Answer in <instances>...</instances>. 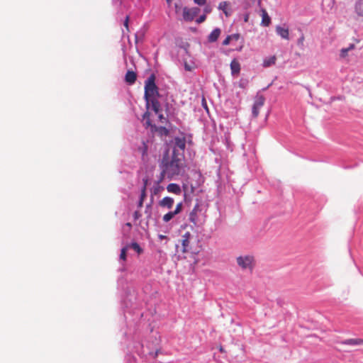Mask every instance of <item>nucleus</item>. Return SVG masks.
Returning <instances> with one entry per match:
<instances>
[{"mask_svg": "<svg viewBox=\"0 0 363 363\" xmlns=\"http://www.w3.org/2000/svg\"><path fill=\"white\" fill-rule=\"evenodd\" d=\"M160 167L162 169L161 180H163L165 177L172 179L174 177L181 174L184 172V166L182 160L175 154L174 150L171 158L169 157L167 154L163 156Z\"/></svg>", "mask_w": 363, "mask_h": 363, "instance_id": "1", "label": "nucleus"}, {"mask_svg": "<svg viewBox=\"0 0 363 363\" xmlns=\"http://www.w3.org/2000/svg\"><path fill=\"white\" fill-rule=\"evenodd\" d=\"M159 96L158 87L155 84V76L152 74L145 82V99L147 106L150 105L157 114L160 109V104L157 100Z\"/></svg>", "mask_w": 363, "mask_h": 363, "instance_id": "2", "label": "nucleus"}, {"mask_svg": "<svg viewBox=\"0 0 363 363\" xmlns=\"http://www.w3.org/2000/svg\"><path fill=\"white\" fill-rule=\"evenodd\" d=\"M238 265L243 270H252L255 265V259L253 256L245 255L239 256L236 258Z\"/></svg>", "mask_w": 363, "mask_h": 363, "instance_id": "3", "label": "nucleus"}, {"mask_svg": "<svg viewBox=\"0 0 363 363\" xmlns=\"http://www.w3.org/2000/svg\"><path fill=\"white\" fill-rule=\"evenodd\" d=\"M192 238V235L190 232L185 233L179 240L181 242L180 251L182 253L185 254L188 252H194L193 250V247L191 245V240Z\"/></svg>", "mask_w": 363, "mask_h": 363, "instance_id": "4", "label": "nucleus"}, {"mask_svg": "<svg viewBox=\"0 0 363 363\" xmlns=\"http://www.w3.org/2000/svg\"><path fill=\"white\" fill-rule=\"evenodd\" d=\"M265 99L262 95H258L255 97V102L252 106V113L253 117L257 118L259 116V110L264 104Z\"/></svg>", "mask_w": 363, "mask_h": 363, "instance_id": "5", "label": "nucleus"}, {"mask_svg": "<svg viewBox=\"0 0 363 363\" xmlns=\"http://www.w3.org/2000/svg\"><path fill=\"white\" fill-rule=\"evenodd\" d=\"M200 9L197 7L191 9L184 8L183 10V18L186 21H191L198 15Z\"/></svg>", "mask_w": 363, "mask_h": 363, "instance_id": "6", "label": "nucleus"}, {"mask_svg": "<svg viewBox=\"0 0 363 363\" xmlns=\"http://www.w3.org/2000/svg\"><path fill=\"white\" fill-rule=\"evenodd\" d=\"M340 344L345 345H352V346L360 345H363V339H362V338L346 339V340H342L340 342Z\"/></svg>", "mask_w": 363, "mask_h": 363, "instance_id": "7", "label": "nucleus"}, {"mask_svg": "<svg viewBox=\"0 0 363 363\" xmlns=\"http://www.w3.org/2000/svg\"><path fill=\"white\" fill-rule=\"evenodd\" d=\"M199 210V203H196L192 211L189 213V220L191 223H192L194 225L197 224V213Z\"/></svg>", "mask_w": 363, "mask_h": 363, "instance_id": "8", "label": "nucleus"}, {"mask_svg": "<svg viewBox=\"0 0 363 363\" xmlns=\"http://www.w3.org/2000/svg\"><path fill=\"white\" fill-rule=\"evenodd\" d=\"M138 150L141 154L142 160L143 162H147L148 160V158H147L148 147H147V144L145 142H143L141 146H140L138 147Z\"/></svg>", "mask_w": 363, "mask_h": 363, "instance_id": "9", "label": "nucleus"}, {"mask_svg": "<svg viewBox=\"0 0 363 363\" xmlns=\"http://www.w3.org/2000/svg\"><path fill=\"white\" fill-rule=\"evenodd\" d=\"M174 202V201L172 198L166 196L160 201L159 204L161 207H166L170 209L172 208Z\"/></svg>", "mask_w": 363, "mask_h": 363, "instance_id": "10", "label": "nucleus"}, {"mask_svg": "<svg viewBox=\"0 0 363 363\" xmlns=\"http://www.w3.org/2000/svg\"><path fill=\"white\" fill-rule=\"evenodd\" d=\"M218 9L221 10L226 16H229L231 14V8L230 3L228 1H222L219 4Z\"/></svg>", "mask_w": 363, "mask_h": 363, "instance_id": "11", "label": "nucleus"}, {"mask_svg": "<svg viewBox=\"0 0 363 363\" xmlns=\"http://www.w3.org/2000/svg\"><path fill=\"white\" fill-rule=\"evenodd\" d=\"M230 69L233 75H238L240 72V65L236 59H233L230 62Z\"/></svg>", "mask_w": 363, "mask_h": 363, "instance_id": "12", "label": "nucleus"}, {"mask_svg": "<svg viewBox=\"0 0 363 363\" xmlns=\"http://www.w3.org/2000/svg\"><path fill=\"white\" fill-rule=\"evenodd\" d=\"M137 79V74L133 71L128 70L125 76V82L129 84H133L135 82Z\"/></svg>", "mask_w": 363, "mask_h": 363, "instance_id": "13", "label": "nucleus"}, {"mask_svg": "<svg viewBox=\"0 0 363 363\" xmlns=\"http://www.w3.org/2000/svg\"><path fill=\"white\" fill-rule=\"evenodd\" d=\"M186 147V140L184 138H176L174 140V147L173 151L175 150L177 151V148L180 150H184Z\"/></svg>", "mask_w": 363, "mask_h": 363, "instance_id": "14", "label": "nucleus"}, {"mask_svg": "<svg viewBox=\"0 0 363 363\" xmlns=\"http://www.w3.org/2000/svg\"><path fill=\"white\" fill-rule=\"evenodd\" d=\"M162 181L163 180H161V177H160V179H158V181H157V182L154 185V186L151 189V196L152 197H153V196L157 195L164 189V188L160 185V184Z\"/></svg>", "mask_w": 363, "mask_h": 363, "instance_id": "15", "label": "nucleus"}, {"mask_svg": "<svg viewBox=\"0 0 363 363\" xmlns=\"http://www.w3.org/2000/svg\"><path fill=\"white\" fill-rule=\"evenodd\" d=\"M262 21L261 25L263 26H269L271 23V18L269 16L267 11L264 9L261 10Z\"/></svg>", "mask_w": 363, "mask_h": 363, "instance_id": "16", "label": "nucleus"}, {"mask_svg": "<svg viewBox=\"0 0 363 363\" xmlns=\"http://www.w3.org/2000/svg\"><path fill=\"white\" fill-rule=\"evenodd\" d=\"M167 190L169 193H173L179 195L182 193L180 186L177 184L171 183L167 185Z\"/></svg>", "mask_w": 363, "mask_h": 363, "instance_id": "17", "label": "nucleus"}, {"mask_svg": "<svg viewBox=\"0 0 363 363\" xmlns=\"http://www.w3.org/2000/svg\"><path fill=\"white\" fill-rule=\"evenodd\" d=\"M221 30L220 28H215L208 35V40L210 43L216 42L220 35Z\"/></svg>", "mask_w": 363, "mask_h": 363, "instance_id": "18", "label": "nucleus"}, {"mask_svg": "<svg viewBox=\"0 0 363 363\" xmlns=\"http://www.w3.org/2000/svg\"><path fill=\"white\" fill-rule=\"evenodd\" d=\"M354 11L358 16L363 17V0H357L356 1Z\"/></svg>", "mask_w": 363, "mask_h": 363, "instance_id": "19", "label": "nucleus"}, {"mask_svg": "<svg viewBox=\"0 0 363 363\" xmlns=\"http://www.w3.org/2000/svg\"><path fill=\"white\" fill-rule=\"evenodd\" d=\"M277 32L283 38L287 39L289 37V30L286 28H282L281 26H277Z\"/></svg>", "mask_w": 363, "mask_h": 363, "instance_id": "20", "label": "nucleus"}, {"mask_svg": "<svg viewBox=\"0 0 363 363\" xmlns=\"http://www.w3.org/2000/svg\"><path fill=\"white\" fill-rule=\"evenodd\" d=\"M276 60L277 59L275 56H272L267 59H265L263 62V66L264 67H270L271 65L275 64Z\"/></svg>", "mask_w": 363, "mask_h": 363, "instance_id": "21", "label": "nucleus"}, {"mask_svg": "<svg viewBox=\"0 0 363 363\" xmlns=\"http://www.w3.org/2000/svg\"><path fill=\"white\" fill-rule=\"evenodd\" d=\"M176 215H177L174 211H169L163 216L162 220L164 222L167 223L171 220Z\"/></svg>", "mask_w": 363, "mask_h": 363, "instance_id": "22", "label": "nucleus"}, {"mask_svg": "<svg viewBox=\"0 0 363 363\" xmlns=\"http://www.w3.org/2000/svg\"><path fill=\"white\" fill-rule=\"evenodd\" d=\"M129 247L137 252L139 255L143 252V250L137 242H133L130 245H128Z\"/></svg>", "mask_w": 363, "mask_h": 363, "instance_id": "23", "label": "nucleus"}, {"mask_svg": "<svg viewBox=\"0 0 363 363\" xmlns=\"http://www.w3.org/2000/svg\"><path fill=\"white\" fill-rule=\"evenodd\" d=\"M128 248H129V246L126 245L125 247H124L121 249V255H120L121 259H122L123 261L126 260V252H127V250Z\"/></svg>", "mask_w": 363, "mask_h": 363, "instance_id": "24", "label": "nucleus"}, {"mask_svg": "<svg viewBox=\"0 0 363 363\" xmlns=\"http://www.w3.org/2000/svg\"><path fill=\"white\" fill-rule=\"evenodd\" d=\"M348 52V50H347L345 48H342L340 52V57L341 58L346 57L347 56Z\"/></svg>", "mask_w": 363, "mask_h": 363, "instance_id": "25", "label": "nucleus"}, {"mask_svg": "<svg viewBox=\"0 0 363 363\" xmlns=\"http://www.w3.org/2000/svg\"><path fill=\"white\" fill-rule=\"evenodd\" d=\"M182 211V203H178L176 206V208L174 210V211L177 213V214H179L181 211Z\"/></svg>", "mask_w": 363, "mask_h": 363, "instance_id": "26", "label": "nucleus"}, {"mask_svg": "<svg viewBox=\"0 0 363 363\" xmlns=\"http://www.w3.org/2000/svg\"><path fill=\"white\" fill-rule=\"evenodd\" d=\"M149 116H150V113L148 112H145L143 115V118L145 119L147 118V121H146V125L147 126H149L150 125V118H149Z\"/></svg>", "mask_w": 363, "mask_h": 363, "instance_id": "27", "label": "nucleus"}, {"mask_svg": "<svg viewBox=\"0 0 363 363\" xmlns=\"http://www.w3.org/2000/svg\"><path fill=\"white\" fill-rule=\"evenodd\" d=\"M146 190H145V188H142L140 200L144 201L146 198Z\"/></svg>", "mask_w": 363, "mask_h": 363, "instance_id": "28", "label": "nucleus"}, {"mask_svg": "<svg viewBox=\"0 0 363 363\" xmlns=\"http://www.w3.org/2000/svg\"><path fill=\"white\" fill-rule=\"evenodd\" d=\"M231 39H233V36L228 35L226 38L223 41V45H228L230 43Z\"/></svg>", "mask_w": 363, "mask_h": 363, "instance_id": "29", "label": "nucleus"}, {"mask_svg": "<svg viewBox=\"0 0 363 363\" xmlns=\"http://www.w3.org/2000/svg\"><path fill=\"white\" fill-rule=\"evenodd\" d=\"M206 18V15H205V14L201 15V16H199V18H197L196 22H197L198 23H203V21H205Z\"/></svg>", "mask_w": 363, "mask_h": 363, "instance_id": "30", "label": "nucleus"}, {"mask_svg": "<svg viewBox=\"0 0 363 363\" xmlns=\"http://www.w3.org/2000/svg\"><path fill=\"white\" fill-rule=\"evenodd\" d=\"M194 1L198 5L203 6L206 4V0H194Z\"/></svg>", "mask_w": 363, "mask_h": 363, "instance_id": "31", "label": "nucleus"}, {"mask_svg": "<svg viewBox=\"0 0 363 363\" xmlns=\"http://www.w3.org/2000/svg\"><path fill=\"white\" fill-rule=\"evenodd\" d=\"M133 217L135 220H138L141 217V213L138 211H136L133 213Z\"/></svg>", "mask_w": 363, "mask_h": 363, "instance_id": "32", "label": "nucleus"}, {"mask_svg": "<svg viewBox=\"0 0 363 363\" xmlns=\"http://www.w3.org/2000/svg\"><path fill=\"white\" fill-rule=\"evenodd\" d=\"M143 188H145V190H146V188H147V184H148V179H147V177L143 178Z\"/></svg>", "mask_w": 363, "mask_h": 363, "instance_id": "33", "label": "nucleus"}, {"mask_svg": "<svg viewBox=\"0 0 363 363\" xmlns=\"http://www.w3.org/2000/svg\"><path fill=\"white\" fill-rule=\"evenodd\" d=\"M303 39H304L303 35H301V36L298 38V40L297 41L298 45H301V46L303 45Z\"/></svg>", "mask_w": 363, "mask_h": 363, "instance_id": "34", "label": "nucleus"}, {"mask_svg": "<svg viewBox=\"0 0 363 363\" xmlns=\"http://www.w3.org/2000/svg\"><path fill=\"white\" fill-rule=\"evenodd\" d=\"M128 21H129V17L128 16H126L125 18V20L124 21V26L125 27L126 30L128 31L129 30V28H128Z\"/></svg>", "mask_w": 363, "mask_h": 363, "instance_id": "35", "label": "nucleus"}, {"mask_svg": "<svg viewBox=\"0 0 363 363\" xmlns=\"http://www.w3.org/2000/svg\"><path fill=\"white\" fill-rule=\"evenodd\" d=\"M158 117L161 123H163L166 122V118L163 116L162 114H159Z\"/></svg>", "mask_w": 363, "mask_h": 363, "instance_id": "36", "label": "nucleus"}, {"mask_svg": "<svg viewBox=\"0 0 363 363\" xmlns=\"http://www.w3.org/2000/svg\"><path fill=\"white\" fill-rule=\"evenodd\" d=\"M354 48H355L354 44V43H350V44L348 45V47H347V48H346L347 50H348V51H350V50H352L354 49Z\"/></svg>", "mask_w": 363, "mask_h": 363, "instance_id": "37", "label": "nucleus"}, {"mask_svg": "<svg viewBox=\"0 0 363 363\" xmlns=\"http://www.w3.org/2000/svg\"><path fill=\"white\" fill-rule=\"evenodd\" d=\"M158 238L161 240H164V239H168L166 235H159Z\"/></svg>", "mask_w": 363, "mask_h": 363, "instance_id": "38", "label": "nucleus"}, {"mask_svg": "<svg viewBox=\"0 0 363 363\" xmlns=\"http://www.w3.org/2000/svg\"><path fill=\"white\" fill-rule=\"evenodd\" d=\"M231 36H233V38L235 40H238V38H239L238 34H234V35H232Z\"/></svg>", "mask_w": 363, "mask_h": 363, "instance_id": "39", "label": "nucleus"}, {"mask_svg": "<svg viewBox=\"0 0 363 363\" xmlns=\"http://www.w3.org/2000/svg\"><path fill=\"white\" fill-rule=\"evenodd\" d=\"M143 201H144L139 200V201H138V207H139V208H141V207L143 206Z\"/></svg>", "mask_w": 363, "mask_h": 363, "instance_id": "40", "label": "nucleus"}, {"mask_svg": "<svg viewBox=\"0 0 363 363\" xmlns=\"http://www.w3.org/2000/svg\"><path fill=\"white\" fill-rule=\"evenodd\" d=\"M186 70L191 71V67L187 64H185Z\"/></svg>", "mask_w": 363, "mask_h": 363, "instance_id": "41", "label": "nucleus"}, {"mask_svg": "<svg viewBox=\"0 0 363 363\" xmlns=\"http://www.w3.org/2000/svg\"><path fill=\"white\" fill-rule=\"evenodd\" d=\"M205 12H206V13H208V12H210V9H209L208 8H207V7H206V8H205Z\"/></svg>", "mask_w": 363, "mask_h": 363, "instance_id": "42", "label": "nucleus"}, {"mask_svg": "<svg viewBox=\"0 0 363 363\" xmlns=\"http://www.w3.org/2000/svg\"><path fill=\"white\" fill-rule=\"evenodd\" d=\"M247 21H248V15H246L245 17V21L247 22Z\"/></svg>", "mask_w": 363, "mask_h": 363, "instance_id": "43", "label": "nucleus"}, {"mask_svg": "<svg viewBox=\"0 0 363 363\" xmlns=\"http://www.w3.org/2000/svg\"><path fill=\"white\" fill-rule=\"evenodd\" d=\"M125 225H126L127 226H128L129 228H130V227L132 226V225H131V223H127Z\"/></svg>", "mask_w": 363, "mask_h": 363, "instance_id": "44", "label": "nucleus"}, {"mask_svg": "<svg viewBox=\"0 0 363 363\" xmlns=\"http://www.w3.org/2000/svg\"><path fill=\"white\" fill-rule=\"evenodd\" d=\"M166 1H167L168 4H170L172 0H166Z\"/></svg>", "mask_w": 363, "mask_h": 363, "instance_id": "45", "label": "nucleus"}, {"mask_svg": "<svg viewBox=\"0 0 363 363\" xmlns=\"http://www.w3.org/2000/svg\"><path fill=\"white\" fill-rule=\"evenodd\" d=\"M355 41H356L357 43H359V40H357V39H355Z\"/></svg>", "mask_w": 363, "mask_h": 363, "instance_id": "46", "label": "nucleus"}]
</instances>
